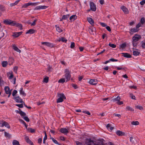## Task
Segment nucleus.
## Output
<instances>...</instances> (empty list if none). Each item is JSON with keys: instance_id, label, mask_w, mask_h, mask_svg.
Wrapping results in <instances>:
<instances>
[{"instance_id": "obj_1", "label": "nucleus", "mask_w": 145, "mask_h": 145, "mask_svg": "<svg viewBox=\"0 0 145 145\" xmlns=\"http://www.w3.org/2000/svg\"><path fill=\"white\" fill-rule=\"evenodd\" d=\"M65 74L64 75L66 80V82L69 81L71 78V71L68 69H66L65 70Z\"/></svg>"}, {"instance_id": "obj_2", "label": "nucleus", "mask_w": 145, "mask_h": 145, "mask_svg": "<svg viewBox=\"0 0 145 145\" xmlns=\"http://www.w3.org/2000/svg\"><path fill=\"white\" fill-rule=\"evenodd\" d=\"M58 98L57 100V102L59 103L62 102L63 101V99H66V97L63 93H57Z\"/></svg>"}, {"instance_id": "obj_3", "label": "nucleus", "mask_w": 145, "mask_h": 145, "mask_svg": "<svg viewBox=\"0 0 145 145\" xmlns=\"http://www.w3.org/2000/svg\"><path fill=\"white\" fill-rule=\"evenodd\" d=\"M3 23L7 25H9L11 26H15L16 24V22L15 21H12L10 19H6L4 20Z\"/></svg>"}, {"instance_id": "obj_4", "label": "nucleus", "mask_w": 145, "mask_h": 145, "mask_svg": "<svg viewBox=\"0 0 145 145\" xmlns=\"http://www.w3.org/2000/svg\"><path fill=\"white\" fill-rule=\"evenodd\" d=\"M85 142L87 145H96L91 139L86 138V139Z\"/></svg>"}, {"instance_id": "obj_5", "label": "nucleus", "mask_w": 145, "mask_h": 145, "mask_svg": "<svg viewBox=\"0 0 145 145\" xmlns=\"http://www.w3.org/2000/svg\"><path fill=\"white\" fill-rule=\"evenodd\" d=\"M90 9L93 11H95L96 10V7L95 4L93 2L90 3Z\"/></svg>"}, {"instance_id": "obj_6", "label": "nucleus", "mask_w": 145, "mask_h": 145, "mask_svg": "<svg viewBox=\"0 0 145 145\" xmlns=\"http://www.w3.org/2000/svg\"><path fill=\"white\" fill-rule=\"evenodd\" d=\"M5 90L6 93L8 94V97H9L11 94V91L10 90V88L8 86H6L5 87Z\"/></svg>"}, {"instance_id": "obj_7", "label": "nucleus", "mask_w": 145, "mask_h": 145, "mask_svg": "<svg viewBox=\"0 0 145 145\" xmlns=\"http://www.w3.org/2000/svg\"><path fill=\"white\" fill-rule=\"evenodd\" d=\"M141 38L140 35L136 34L133 37L132 39L133 41L136 42L138 40Z\"/></svg>"}, {"instance_id": "obj_8", "label": "nucleus", "mask_w": 145, "mask_h": 145, "mask_svg": "<svg viewBox=\"0 0 145 145\" xmlns=\"http://www.w3.org/2000/svg\"><path fill=\"white\" fill-rule=\"evenodd\" d=\"M41 44H42L44 45L47 46L49 47H53V44L48 42H41Z\"/></svg>"}, {"instance_id": "obj_9", "label": "nucleus", "mask_w": 145, "mask_h": 145, "mask_svg": "<svg viewBox=\"0 0 145 145\" xmlns=\"http://www.w3.org/2000/svg\"><path fill=\"white\" fill-rule=\"evenodd\" d=\"M14 100L16 102L18 103H22L23 100L19 96L16 97L14 98Z\"/></svg>"}, {"instance_id": "obj_10", "label": "nucleus", "mask_w": 145, "mask_h": 145, "mask_svg": "<svg viewBox=\"0 0 145 145\" xmlns=\"http://www.w3.org/2000/svg\"><path fill=\"white\" fill-rule=\"evenodd\" d=\"M89 82L90 84L95 85L97 84L98 80L96 79H92L90 80Z\"/></svg>"}, {"instance_id": "obj_11", "label": "nucleus", "mask_w": 145, "mask_h": 145, "mask_svg": "<svg viewBox=\"0 0 145 145\" xmlns=\"http://www.w3.org/2000/svg\"><path fill=\"white\" fill-rule=\"evenodd\" d=\"M47 8V7L45 6L40 5L37 6L35 8V10H37L40 9H45Z\"/></svg>"}, {"instance_id": "obj_12", "label": "nucleus", "mask_w": 145, "mask_h": 145, "mask_svg": "<svg viewBox=\"0 0 145 145\" xmlns=\"http://www.w3.org/2000/svg\"><path fill=\"white\" fill-rule=\"evenodd\" d=\"M59 131L61 133L64 134H67L69 133L68 130L65 128H62L59 130Z\"/></svg>"}, {"instance_id": "obj_13", "label": "nucleus", "mask_w": 145, "mask_h": 145, "mask_svg": "<svg viewBox=\"0 0 145 145\" xmlns=\"http://www.w3.org/2000/svg\"><path fill=\"white\" fill-rule=\"evenodd\" d=\"M7 76H8V79L10 80L12 79L14 76L13 72L12 71L8 72L7 73Z\"/></svg>"}, {"instance_id": "obj_14", "label": "nucleus", "mask_w": 145, "mask_h": 145, "mask_svg": "<svg viewBox=\"0 0 145 145\" xmlns=\"http://www.w3.org/2000/svg\"><path fill=\"white\" fill-rule=\"evenodd\" d=\"M133 49V54L135 56H137L139 55V54L140 53V51H139L138 49L135 50L134 48Z\"/></svg>"}, {"instance_id": "obj_15", "label": "nucleus", "mask_w": 145, "mask_h": 145, "mask_svg": "<svg viewBox=\"0 0 145 145\" xmlns=\"http://www.w3.org/2000/svg\"><path fill=\"white\" fill-rule=\"evenodd\" d=\"M121 8L125 13L127 14L129 12L128 9L124 6H121Z\"/></svg>"}, {"instance_id": "obj_16", "label": "nucleus", "mask_w": 145, "mask_h": 145, "mask_svg": "<svg viewBox=\"0 0 145 145\" xmlns=\"http://www.w3.org/2000/svg\"><path fill=\"white\" fill-rule=\"evenodd\" d=\"M89 32L91 34H93L94 33L96 32V29L95 27H92L89 29Z\"/></svg>"}, {"instance_id": "obj_17", "label": "nucleus", "mask_w": 145, "mask_h": 145, "mask_svg": "<svg viewBox=\"0 0 145 145\" xmlns=\"http://www.w3.org/2000/svg\"><path fill=\"white\" fill-rule=\"evenodd\" d=\"M77 16L75 15H73L70 17L69 20L71 22L74 21L77 19Z\"/></svg>"}, {"instance_id": "obj_18", "label": "nucleus", "mask_w": 145, "mask_h": 145, "mask_svg": "<svg viewBox=\"0 0 145 145\" xmlns=\"http://www.w3.org/2000/svg\"><path fill=\"white\" fill-rule=\"evenodd\" d=\"M87 20L88 22L92 26L94 25V21L91 18H88Z\"/></svg>"}, {"instance_id": "obj_19", "label": "nucleus", "mask_w": 145, "mask_h": 145, "mask_svg": "<svg viewBox=\"0 0 145 145\" xmlns=\"http://www.w3.org/2000/svg\"><path fill=\"white\" fill-rule=\"evenodd\" d=\"M137 28H133L131 29L130 30V33L133 34V33H135L137 32L138 31V30L137 29Z\"/></svg>"}, {"instance_id": "obj_20", "label": "nucleus", "mask_w": 145, "mask_h": 145, "mask_svg": "<svg viewBox=\"0 0 145 145\" xmlns=\"http://www.w3.org/2000/svg\"><path fill=\"white\" fill-rule=\"evenodd\" d=\"M22 33V31L19 32L14 33H13V35L12 36L15 37H18Z\"/></svg>"}, {"instance_id": "obj_21", "label": "nucleus", "mask_w": 145, "mask_h": 145, "mask_svg": "<svg viewBox=\"0 0 145 145\" xmlns=\"http://www.w3.org/2000/svg\"><path fill=\"white\" fill-rule=\"evenodd\" d=\"M14 61V59L12 58H9L8 61V64L10 65H12Z\"/></svg>"}, {"instance_id": "obj_22", "label": "nucleus", "mask_w": 145, "mask_h": 145, "mask_svg": "<svg viewBox=\"0 0 145 145\" xmlns=\"http://www.w3.org/2000/svg\"><path fill=\"white\" fill-rule=\"evenodd\" d=\"M20 93V94L24 96H25L26 95V94L24 93L23 90V88H21L19 90Z\"/></svg>"}, {"instance_id": "obj_23", "label": "nucleus", "mask_w": 145, "mask_h": 145, "mask_svg": "<svg viewBox=\"0 0 145 145\" xmlns=\"http://www.w3.org/2000/svg\"><path fill=\"white\" fill-rule=\"evenodd\" d=\"M123 56L127 58H131V56L130 54L127 53H122Z\"/></svg>"}, {"instance_id": "obj_24", "label": "nucleus", "mask_w": 145, "mask_h": 145, "mask_svg": "<svg viewBox=\"0 0 145 145\" xmlns=\"http://www.w3.org/2000/svg\"><path fill=\"white\" fill-rule=\"evenodd\" d=\"M120 99V97L118 96L116 98L112 99V100L113 102H118Z\"/></svg>"}, {"instance_id": "obj_25", "label": "nucleus", "mask_w": 145, "mask_h": 145, "mask_svg": "<svg viewBox=\"0 0 145 145\" xmlns=\"http://www.w3.org/2000/svg\"><path fill=\"white\" fill-rule=\"evenodd\" d=\"M2 122L4 124V126H5L6 127H7L8 128H10V126L8 123L5 121H3Z\"/></svg>"}, {"instance_id": "obj_26", "label": "nucleus", "mask_w": 145, "mask_h": 145, "mask_svg": "<svg viewBox=\"0 0 145 145\" xmlns=\"http://www.w3.org/2000/svg\"><path fill=\"white\" fill-rule=\"evenodd\" d=\"M8 64V63L7 61H3L1 63L2 66L4 67H6Z\"/></svg>"}, {"instance_id": "obj_27", "label": "nucleus", "mask_w": 145, "mask_h": 145, "mask_svg": "<svg viewBox=\"0 0 145 145\" xmlns=\"http://www.w3.org/2000/svg\"><path fill=\"white\" fill-rule=\"evenodd\" d=\"M56 31L59 33H61L62 31L63 30L59 26L56 25Z\"/></svg>"}, {"instance_id": "obj_28", "label": "nucleus", "mask_w": 145, "mask_h": 145, "mask_svg": "<svg viewBox=\"0 0 145 145\" xmlns=\"http://www.w3.org/2000/svg\"><path fill=\"white\" fill-rule=\"evenodd\" d=\"M13 49L19 53L21 52V50H19L18 48L15 45H14L13 46Z\"/></svg>"}, {"instance_id": "obj_29", "label": "nucleus", "mask_w": 145, "mask_h": 145, "mask_svg": "<svg viewBox=\"0 0 145 145\" xmlns=\"http://www.w3.org/2000/svg\"><path fill=\"white\" fill-rule=\"evenodd\" d=\"M106 127L107 129L109 131H112L113 129V127H112L111 125L109 124H107Z\"/></svg>"}, {"instance_id": "obj_30", "label": "nucleus", "mask_w": 145, "mask_h": 145, "mask_svg": "<svg viewBox=\"0 0 145 145\" xmlns=\"http://www.w3.org/2000/svg\"><path fill=\"white\" fill-rule=\"evenodd\" d=\"M25 139L26 141L29 144H31L32 143L31 140L29 139L28 137L26 136L25 137Z\"/></svg>"}, {"instance_id": "obj_31", "label": "nucleus", "mask_w": 145, "mask_h": 145, "mask_svg": "<svg viewBox=\"0 0 145 145\" xmlns=\"http://www.w3.org/2000/svg\"><path fill=\"white\" fill-rule=\"evenodd\" d=\"M116 134L119 136H122L124 134V133L120 131H117L116 132Z\"/></svg>"}, {"instance_id": "obj_32", "label": "nucleus", "mask_w": 145, "mask_h": 145, "mask_svg": "<svg viewBox=\"0 0 145 145\" xmlns=\"http://www.w3.org/2000/svg\"><path fill=\"white\" fill-rule=\"evenodd\" d=\"M13 145H20L19 142L16 140H14L12 143Z\"/></svg>"}, {"instance_id": "obj_33", "label": "nucleus", "mask_w": 145, "mask_h": 145, "mask_svg": "<svg viewBox=\"0 0 145 145\" xmlns=\"http://www.w3.org/2000/svg\"><path fill=\"white\" fill-rule=\"evenodd\" d=\"M126 110L127 111H134V109L129 106H127L126 107Z\"/></svg>"}, {"instance_id": "obj_34", "label": "nucleus", "mask_w": 145, "mask_h": 145, "mask_svg": "<svg viewBox=\"0 0 145 145\" xmlns=\"http://www.w3.org/2000/svg\"><path fill=\"white\" fill-rule=\"evenodd\" d=\"M35 32V30L33 29H30L28 30L26 33V34L30 33L33 34Z\"/></svg>"}, {"instance_id": "obj_35", "label": "nucleus", "mask_w": 145, "mask_h": 145, "mask_svg": "<svg viewBox=\"0 0 145 145\" xmlns=\"http://www.w3.org/2000/svg\"><path fill=\"white\" fill-rule=\"evenodd\" d=\"M66 81V80L65 78H62L59 79L58 81V82L60 83H63Z\"/></svg>"}, {"instance_id": "obj_36", "label": "nucleus", "mask_w": 145, "mask_h": 145, "mask_svg": "<svg viewBox=\"0 0 145 145\" xmlns=\"http://www.w3.org/2000/svg\"><path fill=\"white\" fill-rule=\"evenodd\" d=\"M67 40L64 37H61V38L59 39V41H62L63 42H66Z\"/></svg>"}, {"instance_id": "obj_37", "label": "nucleus", "mask_w": 145, "mask_h": 145, "mask_svg": "<svg viewBox=\"0 0 145 145\" xmlns=\"http://www.w3.org/2000/svg\"><path fill=\"white\" fill-rule=\"evenodd\" d=\"M5 136L6 137H7L9 138H10L11 137V135L8 133H7L6 132H4Z\"/></svg>"}, {"instance_id": "obj_38", "label": "nucleus", "mask_w": 145, "mask_h": 145, "mask_svg": "<svg viewBox=\"0 0 145 145\" xmlns=\"http://www.w3.org/2000/svg\"><path fill=\"white\" fill-rule=\"evenodd\" d=\"M69 14L66 15H64L62 16V19L66 20L69 17Z\"/></svg>"}, {"instance_id": "obj_39", "label": "nucleus", "mask_w": 145, "mask_h": 145, "mask_svg": "<svg viewBox=\"0 0 145 145\" xmlns=\"http://www.w3.org/2000/svg\"><path fill=\"white\" fill-rule=\"evenodd\" d=\"M19 121L21 123L24 124L26 128H27V125L26 124V123L22 119H20Z\"/></svg>"}, {"instance_id": "obj_40", "label": "nucleus", "mask_w": 145, "mask_h": 145, "mask_svg": "<svg viewBox=\"0 0 145 145\" xmlns=\"http://www.w3.org/2000/svg\"><path fill=\"white\" fill-rule=\"evenodd\" d=\"M131 124L133 125H137L139 124V122L137 121H133L131 122Z\"/></svg>"}, {"instance_id": "obj_41", "label": "nucleus", "mask_w": 145, "mask_h": 145, "mask_svg": "<svg viewBox=\"0 0 145 145\" xmlns=\"http://www.w3.org/2000/svg\"><path fill=\"white\" fill-rule=\"evenodd\" d=\"M17 27H18L21 30H22V24H19V23H17L16 22V24L15 25Z\"/></svg>"}, {"instance_id": "obj_42", "label": "nucleus", "mask_w": 145, "mask_h": 145, "mask_svg": "<svg viewBox=\"0 0 145 145\" xmlns=\"http://www.w3.org/2000/svg\"><path fill=\"white\" fill-rule=\"evenodd\" d=\"M45 136L44 138L43 139V142L44 143H45V141L47 139V135H46V133L45 131L44 132Z\"/></svg>"}, {"instance_id": "obj_43", "label": "nucleus", "mask_w": 145, "mask_h": 145, "mask_svg": "<svg viewBox=\"0 0 145 145\" xmlns=\"http://www.w3.org/2000/svg\"><path fill=\"white\" fill-rule=\"evenodd\" d=\"M29 5L36 6L38 5V3H29Z\"/></svg>"}, {"instance_id": "obj_44", "label": "nucleus", "mask_w": 145, "mask_h": 145, "mask_svg": "<svg viewBox=\"0 0 145 145\" xmlns=\"http://www.w3.org/2000/svg\"><path fill=\"white\" fill-rule=\"evenodd\" d=\"M126 46V44L125 43H123L120 45V47L122 48H124Z\"/></svg>"}, {"instance_id": "obj_45", "label": "nucleus", "mask_w": 145, "mask_h": 145, "mask_svg": "<svg viewBox=\"0 0 145 145\" xmlns=\"http://www.w3.org/2000/svg\"><path fill=\"white\" fill-rule=\"evenodd\" d=\"M28 130L29 132H30L31 133H34L35 131V130L34 129H33L31 128H29L28 129Z\"/></svg>"}, {"instance_id": "obj_46", "label": "nucleus", "mask_w": 145, "mask_h": 145, "mask_svg": "<svg viewBox=\"0 0 145 145\" xmlns=\"http://www.w3.org/2000/svg\"><path fill=\"white\" fill-rule=\"evenodd\" d=\"M140 22L142 24H143L145 22V20L144 17H142L141 18Z\"/></svg>"}, {"instance_id": "obj_47", "label": "nucleus", "mask_w": 145, "mask_h": 145, "mask_svg": "<svg viewBox=\"0 0 145 145\" xmlns=\"http://www.w3.org/2000/svg\"><path fill=\"white\" fill-rule=\"evenodd\" d=\"M108 45L110 46L113 48H116V45H115L114 44H111L110 43H109V44Z\"/></svg>"}, {"instance_id": "obj_48", "label": "nucleus", "mask_w": 145, "mask_h": 145, "mask_svg": "<svg viewBox=\"0 0 145 145\" xmlns=\"http://www.w3.org/2000/svg\"><path fill=\"white\" fill-rule=\"evenodd\" d=\"M135 107L137 108L138 109L140 110H142L143 109V107L142 106H140L137 105V106H135Z\"/></svg>"}, {"instance_id": "obj_49", "label": "nucleus", "mask_w": 145, "mask_h": 145, "mask_svg": "<svg viewBox=\"0 0 145 145\" xmlns=\"http://www.w3.org/2000/svg\"><path fill=\"white\" fill-rule=\"evenodd\" d=\"M20 115L21 116L24 117V116L26 115V114L25 113L22 112V111H20Z\"/></svg>"}, {"instance_id": "obj_50", "label": "nucleus", "mask_w": 145, "mask_h": 145, "mask_svg": "<svg viewBox=\"0 0 145 145\" xmlns=\"http://www.w3.org/2000/svg\"><path fill=\"white\" fill-rule=\"evenodd\" d=\"M29 6V3H25L22 6V8H26Z\"/></svg>"}, {"instance_id": "obj_51", "label": "nucleus", "mask_w": 145, "mask_h": 145, "mask_svg": "<svg viewBox=\"0 0 145 145\" xmlns=\"http://www.w3.org/2000/svg\"><path fill=\"white\" fill-rule=\"evenodd\" d=\"M48 81V77H45L43 80V81L44 82H45L46 83H47Z\"/></svg>"}, {"instance_id": "obj_52", "label": "nucleus", "mask_w": 145, "mask_h": 145, "mask_svg": "<svg viewBox=\"0 0 145 145\" xmlns=\"http://www.w3.org/2000/svg\"><path fill=\"white\" fill-rule=\"evenodd\" d=\"M18 69V67L17 66H15L13 68L14 72L16 73H17V71Z\"/></svg>"}, {"instance_id": "obj_53", "label": "nucleus", "mask_w": 145, "mask_h": 145, "mask_svg": "<svg viewBox=\"0 0 145 145\" xmlns=\"http://www.w3.org/2000/svg\"><path fill=\"white\" fill-rule=\"evenodd\" d=\"M24 119L27 122H29V120L28 118V117L27 116H25L23 117Z\"/></svg>"}, {"instance_id": "obj_54", "label": "nucleus", "mask_w": 145, "mask_h": 145, "mask_svg": "<svg viewBox=\"0 0 145 145\" xmlns=\"http://www.w3.org/2000/svg\"><path fill=\"white\" fill-rule=\"evenodd\" d=\"M115 68L118 70H122L124 69V68L116 66L115 67Z\"/></svg>"}, {"instance_id": "obj_55", "label": "nucleus", "mask_w": 145, "mask_h": 145, "mask_svg": "<svg viewBox=\"0 0 145 145\" xmlns=\"http://www.w3.org/2000/svg\"><path fill=\"white\" fill-rule=\"evenodd\" d=\"M129 87L130 89H136L137 88V86H129Z\"/></svg>"}, {"instance_id": "obj_56", "label": "nucleus", "mask_w": 145, "mask_h": 145, "mask_svg": "<svg viewBox=\"0 0 145 145\" xmlns=\"http://www.w3.org/2000/svg\"><path fill=\"white\" fill-rule=\"evenodd\" d=\"M17 91L16 90H14L12 93V95L13 96H14L17 93Z\"/></svg>"}, {"instance_id": "obj_57", "label": "nucleus", "mask_w": 145, "mask_h": 145, "mask_svg": "<svg viewBox=\"0 0 145 145\" xmlns=\"http://www.w3.org/2000/svg\"><path fill=\"white\" fill-rule=\"evenodd\" d=\"M16 105L20 108H22L23 107V105L22 104H16Z\"/></svg>"}, {"instance_id": "obj_58", "label": "nucleus", "mask_w": 145, "mask_h": 145, "mask_svg": "<svg viewBox=\"0 0 145 145\" xmlns=\"http://www.w3.org/2000/svg\"><path fill=\"white\" fill-rule=\"evenodd\" d=\"M75 46V44L74 42H72L71 43L70 47L71 48H73Z\"/></svg>"}, {"instance_id": "obj_59", "label": "nucleus", "mask_w": 145, "mask_h": 145, "mask_svg": "<svg viewBox=\"0 0 145 145\" xmlns=\"http://www.w3.org/2000/svg\"><path fill=\"white\" fill-rule=\"evenodd\" d=\"M51 139H52L53 141L54 142V143L56 144H58V142L55 139H54L53 138H51Z\"/></svg>"}, {"instance_id": "obj_60", "label": "nucleus", "mask_w": 145, "mask_h": 145, "mask_svg": "<svg viewBox=\"0 0 145 145\" xmlns=\"http://www.w3.org/2000/svg\"><path fill=\"white\" fill-rule=\"evenodd\" d=\"M83 112L84 113L86 114H87L89 115H90V113L88 111H83Z\"/></svg>"}, {"instance_id": "obj_61", "label": "nucleus", "mask_w": 145, "mask_h": 145, "mask_svg": "<svg viewBox=\"0 0 145 145\" xmlns=\"http://www.w3.org/2000/svg\"><path fill=\"white\" fill-rule=\"evenodd\" d=\"M0 34L1 35V36H0V39L3 37L4 35V34L2 32H0Z\"/></svg>"}, {"instance_id": "obj_62", "label": "nucleus", "mask_w": 145, "mask_h": 145, "mask_svg": "<svg viewBox=\"0 0 145 145\" xmlns=\"http://www.w3.org/2000/svg\"><path fill=\"white\" fill-rule=\"evenodd\" d=\"M114 115L115 116H117L120 118L121 116V115L119 114H114Z\"/></svg>"}, {"instance_id": "obj_63", "label": "nucleus", "mask_w": 145, "mask_h": 145, "mask_svg": "<svg viewBox=\"0 0 145 145\" xmlns=\"http://www.w3.org/2000/svg\"><path fill=\"white\" fill-rule=\"evenodd\" d=\"M37 21V20H34V21L33 22L32 24H31V25H32V26L35 25L36 24V22Z\"/></svg>"}, {"instance_id": "obj_64", "label": "nucleus", "mask_w": 145, "mask_h": 145, "mask_svg": "<svg viewBox=\"0 0 145 145\" xmlns=\"http://www.w3.org/2000/svg\"><path fill=\"white\" fill-rule=\"evenodd\" d=\"M16 78H14L11 81V82L14 84H15L16 83Z\"/></svg>"}]
</instances>
